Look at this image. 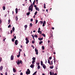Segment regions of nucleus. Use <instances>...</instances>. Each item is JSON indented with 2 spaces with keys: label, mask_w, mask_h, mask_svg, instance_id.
I'll return each mask as SVG.
<instances>
[{
  "label": "nucleus",
  "mask_w": 75,
  "mask_h": 75,
  "mask_svg": "<svg viewBox=\"0 0 75 75\" xmlns=\"http://www.w3.org/2000/svg\"><path fill=\"white\" fill-rule=\"evenodd\" d=\"M42 36H43L44 37H46L44 33L42 34Z\"/></svg>",
  "instance_id": "19"
},
{
  "label": "nucleus",
  "mask_w": 75,
  "mask_h": 75,
  "mask_svg": "<svg viewBox=\"0 0 75 75\" xmlns=\"http://www.w3.org/2000/svg\"><path fill=\"white\" fill-rule=\"evenodd\" d=\"M56 60L55 59V60H54V63L55 64V62H56Z\"/></svg>",
  "instance_id": "52"
},
{
  "label": "nucleus",
  "mask_w": 75,
  "mask_h": 75,
  "mask_svg": "<svg viewBox=\"0 0 75 75\" xmlns=\"http://www.w3.org/2000/svg\"><path fill=\"white\" fill-rule=\"evenodd\" d=\"M41 65H44V64H43V62H42V61H41Z\"/></svg>",
  "instance_id": "23"
},
{
  "label": "nucleus",
  "mask_w": 75,
  "mask_h": 75,
  "mask_svg": "<svg viewBox=\"0 0 75 75\" xmlns=\"http://www.w3.org/2000/svg\"><path fill=\"white\" fill-rule=\"evenodd\" d=\"M42 50H44V49H45L44 46H42Z\"/></svg>",
  "instance_id": "35"
},
{
  "label": "nucleus",
  "mask_w": 75,
  "mask_h": 75,
  "mask_svg": "<svg viewBox=\"0 0 75 75\" xmlns=\"http://www.w3.org/2000/svg\"><path fill=\"white\" fill-rule=\"evenodd\" d=\"M11 60H13L14 59V56L13 55H12L11 57Z\"/></svg>",
  "instance_id": "6"
},
{
  "label": "nucleus",
  "mask_w": 75,
  "mask_h": 75,
  "mask_svg": "<svg viewBox=\"0 0 75 75\" xmlns=\"http://www.w3.org/2000/svg\"><path fill=\"white\" fill-rule=\"evenodd\" d=\"M33 21V19H30V21L32 22Z\"/></svg>",
  "instance_id": "50"
},
{
  "label": "nucleus",
  "mask_w": 75,
  "mask_h": 75,
  "mask_svg": "<svg viewBox=\"0 0 75 75\" xmlns=\"http://www.w3.org/2000/svg\"><path fill=\"white\" fill-rule=\"evenodd\" d=\"M3 67H2V66H1L0 67V71H2V69H3Z\"/></svg>",
  "instance_id": "14"
},
{
  "label": "nucleus",
  "mask_w": 75,
  "mask_h": 75,
  "mask_svg": "<svg viewBox=\"0 0 75 75\" xmlns=\"http://www.w3.org/2000/svg\"><path fill=\"white\" fill-rule=\"evenodd\" d=\"M40 28H38V31L40 30Z\"/></svg>",
  "instance_id": "63"
},
{
  "label": "nucleus",
  "mask_w": 75,
  "mask_h": 75,
  "mask_svg": "<svg viewBox=\"0 0 75 75\" xmlns=\"http://www.w3.org/2000/svg\"><path fill=\"white\" fill-rule=\"evenodd\" d=\"M30 11H29L28 12L26 13L27 16H29V15H30Z\"/></svg>",
  "instance_id": "17"
},
{
  "label": "nucleus",
  "mask_w": 75,
  "mask_h": 75,
  "mask_svg": "<svg viewBox=\"0 0 75 75\" xmlns=\"http://www.w3.org/2000/svg\"><path fill=\"white\" fill-rule=\"evenodd\" d=\"M2 23V21H1V20L0 19V24Z\"/></svg>",
  "instance_id": "49"
},
{
  "label": "nucleus",
  "mask_w": 75,
  "mask_h": 75,
  "mask_svg": "<svg viewBox=\"0 0 75 75\" xmlns=\"http://www.w3.org/2000/svg\"><path fill=\"white\" fill-rule=\"evenodd\" d=\"M50 40H48V43H50Z\"/></svg>",
  "instance_id": "59"
},
{
  "label": "nucleus",
  "mask_w": 75,
  "mask_h": 75,
  "mask_svg": "<svg viewBox=\"0 0 75 75\" xmlns=\"http://www.w3.org/2000/svg\"><path fill=\"white\" fill-rule=\"evenodd\" d=\"M53 75H57V74L56 73H55Z\"/></svg>",
  "instance_id": "64"
},
{
  "label": "nucleus",
  "mask_w": 75,
  "mask_h": 75,
  "mask_svg": "<svg viewBox=\"0 0 75 75\" xmlns=\"http://www.w3.org/2000/svg\"><path fill=\"white\" fill-rule=\"evenodd\" d=\"M54 74V73L53 71H51L50 72V75H52Z\"/></svg>",
  "instance_id": "7"
},
{
  "label": "nucleus",
  "mask_w": 75,
  "mask_h": 75,
  "mask_svg": "<svg viewBox=\"0 0 75 75\" xmlns=\"http://www.w3.org/2000/svg\"><path fill=\"white\" fill-rule=\"evenodd\" d=\"M51 65H52V64H53V63H52V61H51Z\"/></svg>",
  "instance_id": "61"
},
{
  "label": "nucleus",
  "mask_w": 75,
  "mask_h": 75,
  "mask_svg": "<svg viewBox=\"0 0 75 75\" xmlns=\"http://www.w3.org/2000/svg\"><path fill=\"white\" fill-rule=\"evenodd\" d=\"M20 75H23V73L21 72L20 73Z\"/></svg>",
  "instance_id": "58"
},
{
  "label": "nucleus",
  "mask_w": 75,
  "mask_h": 75,
  "mask_svg": "<svg viewBox=\"0 0 75 75\" xmlns=\"http://www.w3.org/2000/svg\"><path fill=\"white\" fill-rule=\"evenodd\" d=\"M32 63L33 64H35V60L32 61Z\"/></svg>",
  "instance_id": "15"
},
{
  "label": "nucleus",
  "mask_w": 75,
  "mask_h": 75,
  "mask_svg": "<svg viewBox=\"0 0 75 75\" xmlns=\"http://www.w3.org/2000/svg\"><path fill=\"white\" fill-rule=\"evenodd\" d=\"M34 42H35V41L34 40H33L32 42V44H34Z\"/></svg>",
  "instance_id": "43"
},
{
  "label": "nucleus",
  "mask_w": 75,
  "mask_h": 75,
  "mask_svg": "<svg viewBox=\"0 0 75 75\" xmlns=\"http://www.w3.org/2000/svg\"><path fill=\"white\" fill-rule=\"evenodd\" d=\"M15 44L16 45H17L18 44V42L17 40H16L15 42Z\"/></svg>",
  "instance_id": "4"
},
{
  "label": "nucleus",
  "mask_w": 75,
  "mask_h": 75,
  "mask_svg": "<svg viewBox=\"0 0 75 75\" xmlns=\"http://www.w3.org/2000/svg\"><path fill=\"white\" fill-rule=\"evenodd\" d=\"M13 72H16V70L14 68L13 69Z\"/></svg>",
  "instance_id": "13"
},
{
  "label": "nucleus",
  "mask_w": 75,
  "mask_h": 75,
  "mask_svg": "<svg viewBox=\"0 0 75 75\" xmlns=\"http://www.w3.org/2000/svg\"><path fill=\"white\" fill-rule=\"evenodd\" d=\"M35 52H36V55H38V50H37V49H36V48H35Z\"/></svg>",
  "instance_id": "5"
},
{
  "label": "nucleus",
  "mask_w": 75,
  "mask_h": 75,
  "mask_svg": "<svg viewBox=\"0 0 75 75\" xmlns=\"http://www.w3.org/2000/svg\"><path fill=\"white\" fill-rule=\"evenodd\" d=\"M15 18L16 19V21H17V20H18V17H17V16H16V17H15Z\"/></svg>",
  "instance_id": "21"
},
{
  "label": "nucleus",
  "mask_w": 75,
  "mask_h": 75,
  "mask_svg": "<svg viewBox=\"0 0 75 75\" xmlns=\"http://www.w3.org/2000/svg\"><path fill=\"white\" fill-rule=\"evenodd\" d=\"M11 27V25H9L8 26V28H10Z\"/></svg>",
  "instance_id": "47"
},
{
  "label": "nucleus",
  "mask_w": 75,
  "mask_h": 75,
  "mask_svg": "<svg viewBox=\"0 0 75 75\" xmlns=\"http://www.w3.org/2000/svg\"><path fill=\"white\" fill-rule=\"evenodd\" d=\"M19 63H20V64H22V61H21V60H20L19 62Z\"/></svg>",
  "instance_id": "41"
},
{
  "label": "nucleus",
  "mask_w": 75,
  "mask_h": 75,
  "mask_svg": "<svg viewBox=\"0 0 75 75\" xmlns=\"http://www.w3.org/2000/svg\"><path fill=\"white\" fill-rule=\"evenodd\" d=\"M34 64H32L30 66V67H31V68H34Z\"/></svg>",
  "instance_id": "9"
},
{
  "label": "nucleus",
  "mask_w": 75,
  "mask_h": 75,
  "mask_svg": "<svg viewBox=\"0 0 75 75\" xmlns=\"http://www.w3.org/2000/svg\"><path fill=\"white\" fill-rule=\"evenodd\" d=\"M10 20H8V24H10Z\"/></svg>",
  "instance_id": "37"
},
{
  "label": "nucleus",
  "mask_w": 75,
  "mask_h": 75,
  "mask_svg": "<svg viewBox=\"0 0 75 75\" xmlns=\"http://www.w3.org/2000/svg\"><path fill=\"white\" fill-rule=\"evenodd\" d=\"M50 69H53V68H54V66H50Z\"/></svg>",
  "instance_id": "20"
},
{
  "label": "nucleus",
  "mask_w": 75,
  "mask_h": 75,
  "mask_svg": "<svg viewBox=\"0 0 75 75\" xmlns=\"http://www.w3.org/2000/svg\"><path fill=\"white\" fill-rule=\"evenodd\" d=\"M40 24H42V23H43V21H40Z\"/></svg>",
  "instance_id": "36"
},
{
  "label": "nucleus",
  "mask_w": 75,
  "mask_h": 75,
  "mask_svg": "<svg viewBox=\"0 0 75 75\" xmlns=\"http://www.w3.org/2000/svg\"><path fill=\"white\" fill-rule=\"evenodd\" d=\"M47 60L46 59V61H45V64H47Z\"/></svg>",
  "instance_id": "62"
},
{
  "label": "nucleus",
  "mask_w": 75,
  "mask_h": 75,
  "mask_svg": "<svg viewBox=\"0 0 75 75\" xmlns=\"http://www.w3.org/2000/svg\"><path fill=\"white\" fill-rule=\"evenodd\" d=\"M33 6H34V5H33V4H31V5L29 7V11H33Z\"/></svg>",
  "instance_id": "1"
},
{
  "label": "nucleus",
  "mask_w": 75,
  "mask_h": 75,
  "mask_svg": "<svg viewBox=\"0 0 75 75\" xmlns=\"http://www.w3.org/2000/svg\"><path fill=\"white\" fill-rule=\"evenodd\" d=\"M17 65H19V64H20V62L18 61L17 63Z\"/></svg>",
  "instance_id": "39"
},
{
  "label": "nucleus",
  "mask_w": 75,
  "mask_h": 75,
  "mask_svg": "<svg viewBox=\"0 0 75 75\" xmlns=\"http://www.w3.org/2000/svg\"><path fill=\"white\" fill-rule=\"evenodd\" d=\"M35 57H33V58H32V60H33V61H35Z\"/></svg>",
  "instance_id": "22"
},
{
  "label": "nucleus",
  "mask_w": 75,
  "mask_h": 75,
  "mask_svg": "<svg viewBox=\"0 0 75 75\" xmlns=\"http://www.w3.org/2000/svg\"><path fill=\"white\" fill-rule=\"evenodd\" d=\"M41 43H42V41H40L39 42V44L40 45L41 44Z\"/></svg>",
  "instance_id": "34"
},
{
  "label": "nucleus",
  "mask_w": 75,
  "mask_h": 75,
  "mask_svg": "<svg viewBox=\"0 0 75 75\" xmlns=\"http://www.w3.org/2000/svg\"><path fill=\"white\" fill-rule=\"evenodd\" d=\"M27 71H26V74H27V75H28V74H30V70L29 69H28L27 70Z\"/></svg>",
  "instance_id": "2"
},
{
  "label": "nucleus",
  "mask_w": 75,
  "mask_h": 75,
  "mask_svg": "<svg viewBox=\"0 0 75 75\" xmlns=\"http://www.w3.org/2000/svg\"><path fill=\"white\" fill-rule=\"evenodd\" d=\"M37 71H35L33 74V75H35L37 74Z\"/></svg>",
  "instance_id": "30"
},
{
  "label": "nucleus",
  "mask_w": 75,
  "mask_h": 75,
  "mask_svg": "<svg viewBox=\"0 0 75 75\" xmlns=\"http://www.w3.org/2000/svg\"><path fill=\"white\" fill-rule=\"evenodd\" d=\"M3 10H5V9H6V7L4 6H3Z\"/></svg>",
  "instance_id": "24"
},
{
  "label": "nucleus",
  "mask_w": 75,
  "mask_h": 75,
  "mask_svg": "<svg viewBox=\"0 0 75 75\" xmlns=\"http://www.w3.org/2000/svg\"><path fill=\"white\" fill-rule=\"evenodd\" d=\"M42 66V67L44 69H45V68H46V66H45V64H43Z\"/></svg>",
  "instance_id": "8"
},
{
  "label": "nucleus",
  "mask_w": 75,
  "mask_h": 75,
  "mask_svg": "<svg viewBox=\"0 0 75 75\" xmlns=\"http://www.w3.org/2000/svg\"><path fill=\"white\" fill-rule=\"evenodd\" d=\"M38 20H36V23H35V24H37V23H38Z\"/></svg>",
  "instance_id": "42"
},
{
  "label": "nucleus",
  "mask_w": 75,
  "mask_h": 75,
  "mask_svg": "<svg viewBox=\"0 0 75 75\" xmlns=\"http://www.w3.org/2000/svg\"><path fill=\"white\" fill-rule=\"evenodd\" d=\"M5 75H7V72H6L5 73Z\"/></svg>",
  "instance_id": "53"
},
{
  "label": "nucleus",
  "mask_w": 75,
  "mask_h": 75,
  "mask_svg": "<svg viewBox=\"0 0 75 75\" xmlns=\"http://www.w3.org/2000/svg\"><path fill=\"white\" fill-rule=\"evenodd\" d=\"M30 27H32V26H33V24H32V23H30Z\"/></svg>",
  "instance_id": "32"
},
{
  "label": "nucleus",
  "mask_w": 75,
  "mask_h": 75,
  "mask_svg": "<svg viewBox=\"0 0 75 75\" xmlns=\"http://www.w3.org/2000/svg\"><path fill=\"white\" fill-rule=\"evenodd\" d=\"M49 59H50V60H51V59H52V57H49Z\"/></svg>",
  "instance_id": "46"
},
{
  "label": "nucleus",
  "mask_w": 75,
  "mask_h": 75,
  "mask_svg": "<svg viewBox=\"0 0 75 75\" xmlns=\"http://www.w3.org/2000/svg\"><path fill=\"white\" fill-rule=\"evenodd\" d=\"M34 7H35L36 8L37 7V5H34Z\"/></svg>",
  "instance_id": "60"
},
{
  "label": "nucleus",
  "mask_w": 75,
  "mask_h": 75,
  "mask_svg": "<svg viewBox=\"0 0 75 75\" xmlns=\"http://www.w3.org/2000/svg\"><path fill=\"white\" fill-rule=\"evenodd\" d=\"M18 58H19L20 57V54H19L17 56Z\"/></svg>",
  "instance_id": "44"
},
{
  "label": "nucleus",
  "mask_w": 75,
  "mask_h": 75,
  "mask_svg": "<svg viewBox=\"0 0 75 75\" xmlns=\"http://www.w3.org/2000/svg\"><path fill=\"white\" fill-rule=\"evenodd\" d=\"M48 63L50 64V65H51V62H50V60L48 59Z\"/></svg>",
  "instance_id": "16"
},
{
  "label": "nucleus",
  "mask_w": 75,
  "mask_h": 75,
  "mask_svg": "<svg viewBox=\"0 0 75 75\" xmlns=\"http://www.w3.org/2000/svg\"><path fill=\"white\" fill-rule=\"evenodd\" d=\"M10 33L11 34H12V33H13V30H11Z\"/></svg>",
  "instance_id": "45"
},
{
  "label": "nucleus",
  "mask_w": 75,
  "mask_h": 75,
  "mask_svg": "<svg viewBox=\"0 0 75 75\" xmlns=\"http://www.w3.org/2000/svg\"><path fill=\"white\" fill-rule=\"evenodd\" d=\"M37 64L39 66V65H40V64H39V63H38Z\"/></svg>",
  "instance_id": "57"
},
{
  "label": "nucleus",
  "mask_w": 75,
  "mask_h": 75,
  "mask_svg": "<svg viewBox=\"0 0 75 75\" xmlns=\"http://www.w3.org/2000/svg\"><path fill=\"white\" fill-rule=\"evenodd\" d=\"M40 66H38V69H40Z\"/></svg>",
  "instance_id": "26"
},
{
  "label": "nucleus",
  "mask_w": 75,
  "mask_h": 75,
  "mask_svg": "<svg viewBox=\"0 0 75 75\" xmlns=\"http://www.w3.org/2000/svg\"><path fill=\"white\" fill-rule=\"evenodd\" d=\"M43 24H46V22H45V21H44L43 22Z\"/></svg>",
  "instance_id": "40"
},
{
  "label": "nucleus",
  "mask_w": 75,
  "mask_h": 75,
  "mask_svg": "<svg viewBox=\"0 0 75 75\" xmlns=\"http://www.w3.org/2000/svg\"><path fill=\"white\" fill-rule=\"evenodd\" d=\"M37 11H36L35 12V13H34V14H35V15H37Z\"/></svg>",
  "instance_id": "38"
},
{
  "label": "nucleus",
  "mask_w": 75,
  "mask_h": 75,
  "mask_svg": "<svg viewBox=\"0 0 75 75\" xmlns=\"http://www.w3.org/2000/svg\"><path fill=\"white\" fill-rule=\"evenodd\" d=\"M14 40V38H12V42H14V40Z\"/></svg>",
  "instance_id": "29"
},
{
  "label": "nucleus",
  "mask_w": 75,
  "mask_h": 75,
  "mask_svg": "<svg viewBox=\"0 0 75 75\" xmlns=\"http://www.w3.org/2000/svg\"><path fill=\"white\" fill-rule=\"evenodd\" d=\"M25 40H26V44H28V43L29 42V40H28V38H25Z\"/></svg>",
  "instance_id": "3"
},
{
  "label": "nucleus",
  "mask_w": 75,
  "mask_h": 75,
  "mask_svg": "<svg viewBox=\"0 0 75 75\" xmlns=\"http://www.w3.org/2000/svg\"><path fill=\"white\" fill-rule=\"evenodd\" d=\"M45 24H44V23H43V25H42L43 27H44V26H45Z\"/></svg>",
  "instance_id": "55"
},
{
  "label": "nucleus",
  "mask_w": 75,
  "mask_h": 75,
  "mask_svg": "<svg viewBox=\"0 0 75 75\" xmlns=\"http://www.w3.org/2000/svg\"><path fill=\"white\" fill-rule=\"evenodd\" d=\"M6 38H5V39H4L3 40V41H5V40H6Z\"/></svg>",
  "instance_id": "56"
},
{
  "label": "nucleus",
  "mask_w": 75,
  "mask_h": 75,
  "mask_svg": "<svg viewBox=\"0 0 75 75\" xmlns=\"http://www.w3.org/2000/svg\"><path fill=\"white\" fill-rule=\"evenodd\" d=\"M35 0H34V1L33 3V5H33V6L34 5V4H35Z\"/></svg>",
  "instance_id": "33"
},
{
  "label": "nucleus",
  "mask_w": 75,
  "mask_h": 75,
  "mask_svg": "<svg viewBox=\"0 0 75 75\" xmlns=\"http://www.w3.org/2000/svg\"><path fill=\"white\" fill-rule=\"evenodd\" d=\"M14 39H16V36H15L14 37Z\"/></svg>",
  "instance_id": "54"
},
{
  "label": "nucleus",
  "mask_w": 75,
  "mask_h": 75,
  "mask_svg": "<svg viewBox=\"0 0 75 75\" xmlns=\"http://www.w3.org/2000/svg\"><path fill=\"white\" fill-rule=\"evenodd\" d=\"M12 30H13V32H14V30H15V28H14V27H13L12 29Z\"/></svg>",
  "instance_id": "18"
},
{
  "label": "nucleus",
  "mask_w": 75,
  "mask_h": 75,
  "mask_svg": "<svg viewBox=\"0 0 75 75\" xmlns=\"http://www.w3.org/2000/svg\"><path fill=\"white\" fill-rule=\"evenodd\" d=\"M27 25H25L24 27L25 28H27Z\"/></svg>",
  "instance_id": "31"
},
{
  "label": "nucleus",
  "mask_w": 75,
  "mask_h": 75,
  "mask_svg": "<svg viewBox=\"0 0 75 75\" xmlns=\"http://www.w3.org/2000/svg\"><path fill=\"white\" fill-rule=\"evenodd\" d=\"M41 31H40V30H38V33H40V32H41Z\"/></svg>",
  "instance_id": "51"
},
{
  "label": "nucleus",
  "mask_w": 75,
  "mask_h": 75,
  "mask_svg": "<svg viewBox=\"0 0 75 75\" xmlns=\"http://www.w3.org/2000/svg\"><path fill=\"white\" fill-rule=\"evenodd\" d=\"M35 9L36 10H37V11H40V9H39L38 7H36Z\"/></svg>",
  "instance_id": "11"
},
{
  "label": "nucleus",
  "mask_w": 75,
  "mask_h": 75,
  "mask_svg": "<svg viewBox=\"0 0 75 75\" xmlns=\"http://www.w3.org/2000/svg\"><path fill=\"white\" fill-rule=\"evenodd\" d=\"M3 61V60H2V58L1 57H0V62H1V61Z\"/></svg>",
  "instance_id": "28"
},
{
  "label": "nucleus",
  "mask_w": 75,
  "mask_h": 75,
  "mask_svg": "<svg viewBox=\"0 0 75 75\" xmlns=\"http://www.w3.org/2000/svg\"><path fill=\"white\" fill-rule=\"evenodd\" d=\"M44 8H46V7H45V4H44Z\"/></svg>",
  "instance_id": "27"
},
{
  "label": "nucleus",
  "mask_w": 75,
  "mask_h": 75,
  "mask_svg": "<svg viewBox=\"0 0 75 75\" xmlns=\"http://www.w3.org/2000/svg\"><path fill=\"white\" fill-rule=\"evenodd\" d=\"M34 37H35V38H37V37H38V36H37V35H34Z\"/></svg>",
  "instance_id": "25"
},
{
  "label": "nucleus",
  "mask_w": 75,
  "mask_h": 75,
  "mask_svg": "<svg viewBox=\"0 0 75 75\" xmlns=\"http://www.w3.org/2000/svg\"><path fill=\"white\" fill-rule=\"evenodd\" d=\"M38 39L39 40H40V41H41V40H43V38H39Z\"/></svg>",
  "instance_id": "10"
},
{
  "label": "nucleus",
  "mask_w": 75,
  "mask_h": 75,
  "mask_svg": "<svg viewBox=\"0 0 75 75\" xmlns=\"http://www.w3.org/2000/svg\"><path fill=\"white\" fill-rule=\"evenodd\" d=\"M15 11L16 12V14H17V12H18V9H17V8H16L15 9Z\"/></svg>",
  "instance_id": "12"
},
{
  "label": "nucleus",
  "mask_w": 75,
  "mask_h": 75,
  "mask_svg": "<svg viewBox=\"0 0 75 75\" xmlns=\"http://www.w3.org/2000/svg\"><path fill=\"white\" fill-rule=\"evenodd\" d=\"M22 50L20 49H19V52H21Z\"/></svg>",
  "instance_id": "48"
}]
</instances>
